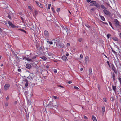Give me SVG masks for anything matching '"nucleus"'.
Segmentation results:
<instances>
[{
  "label": "nucleus",
  "instance_id": "58836bf2",
  "mask_svg": "<svg viewBox=\"0 0 121 121\" xmlns=\"http://www.w3.org/2000/svg\"><path fill=\"white\" fill-rule=\"evenodd\" d=\"M114 98L113 97H111L110 98V100L111 101H113L114 100Z\"/></svg>",
  "mask_w": 121,
  "mask_h": 121
},
{
  "label": "nucleus",
  "instance_id": "9b49d317",
  "mask_svg": "<svg viewBox=\"0 0 121 121\" xmlns=\"http://www.w3.org/2000/svg\"><path fill=\"white\" fill-rule=\"evenodd\" d=\"M44 34L45 36L47 37H49V35L48 32L46 30H45L44 31Z\"/></svg>",
  "mask_w": 121,
  "mask_h": 121
},
{
  "label": "nucleus",
  "instance_id": "412c9836",
  "mask_svg": "<svg viewBox=\"0 0 121 121\" xmlns=\"http://www.w3.org/2000/svg\"><path fill=\"white\" fill-rule=\"evenodd\" d=\"M25 59L26 60H27L28 61H32V59L28 58H27L26 57H24V58H23V59Z\"/></svg>",
  "mask_w": 121,
  "mask_h": 121
},
{
  "label": "nucleus",
  "instance_id": "052dcab7",
  "mask_svg": "<svg viewBox=\"0 0 121 121\" xmlns=\"http://www.w3.org/2000/svg\"><path fill=\"white\" fill-rule=\"evenodd\" d=\"M9 96H7L6 97V100H8L9 99Z\"/></svg>",
  "mask_w": 121,
  "mask_h": 121
},
{
  "label": "nucleus",
  "instance_id": "20e7f679",
  "mask_svg": "<svg viewBox=\"0 0 121 121\" xmlns=\"http://www.w3.org/2000/svg\"><path fill=\"white\" fill-rule=\"evenodd\" d=\"M69 31L68 28L66 27L65 26V28L63 29V33L64 34H68L67 32Z\"/></svg>",
  "mask_w": 121,
  "mask_h": 121
},
{
  "label": "nucleus",
  "instance_id": "1a4fd4ad",
  "mask_svg": "<svg viewBox=\"0 0 121 121\" xmlns=\"http://www.w3.org/2000/svg\"><path fill=\"white\" fill-rule=\"evenodd\" d=\"M35 1L37 5L39 7L41 8H43L42 5L40 3Z\"/></svg>",
  "mask_w": 121,
  "mask_h": 121
},
{
  "label": "nucleus",
  "instance_id": "f3484780",
  "mask_svg": "<svg viewBox=\"0 0 121 121\" xmlns=\"http://www.w3.org/2000/svg\"><path fill=\"white\" fill-rule=\"evenodd\" d=\"M95 6L97 8H100V5L98 3H96V2Z\"/></svg>",
  "mask_w": 121,
  "mask_h": 121
},
{
  "label": "nucleus",
  "instance_id": "f257e3e1",
  "mask_svg": "<svg viewBox=\"0 0 121 121\" xmlns=\"http://www.w3.org/2000/svg\"><path fill=\"white\" fill-rule=\"evenodd\" d=\"M45 54L47 55V57L49 59H51L52 57L54 56V55L53 53L48 51H47L46 52Z\"/></svg>",
  "mask_w": 121,
  "mask_h": 121
},
{
  "label": "nucleus",
  "instance_id": "a211bd4d",
  "mask_svg": "<svg viewBox=\"0 0 121 121\" xmlns=\"http://www.w3.org/2000/svg\"><path fill=\"white\" fill-rule=\"evenodd\" d=\"M112 39L115 41H118V38L116 37H113L112 38Z\"/></svg>",
  "mask_w": 121,
  "mask_h": 121
},
{
  "label": "nucleus",
  "instance_id": "cd10ccee",
  "mask_svg": "<svg viewBox=\"0 0 121 121\" xmlns=\"http://www.w3.org/2000/svg\"><path fill=\"white\" fill-rule=\"evenodd\" d=\"M111 48L113 52L114 53L115 55H117V52L115 51L113 49V48H112V47H111Z\"/></svg>",
  "mask_w": 121,
  "mask_h": 121
},
{
  "label": "nucleus",
  "instance_id": "338daca9",
  "mask_svg": "<svg viewBox=\"0 0 121 121\" xmlns=\"http://www.w3.org/2000/svg\"><path fill=\"white\" fill-rule=\"evenodd\" d=\"M106 4L108 6H110V4L109 3H106Z\"/></svg>",
  "mask_w": 121,
  "mask_h": 121
},
{
  "label": "nucleus",
  "instance_id": "6e6552de",
  "mask_svg": "<svg viewBox=\"0 0 121 121\" xmlns=\"http://www.w3.org/2000/svg\"><path fill=\"white\" fill-rule=\"evenodd\" d=\"M115 25V26H119L121 27V25H119V21L117 20L116 19L114 21Z\"/></svg>",
  "mask_w": 121,
  "mask_h": 121
},
{
  "label": "nucleus",
  "instance_id": "5fc2aeb1",
  "mask_svg": "<svg viewBox=\"0 0 121 121\" xmlns=\"http://www.w3.org/2000/svg\"><path fill=\"white\" fill-rule=\"evenodd\" d=\"M51 4H48V9H50L51 7Z\"/></svg>",
  "mask_w": 121,
  "mask_h": 121
},
{
  "label": "nucleus",
  "instance_id": "603ef678",
  "mask_svg": "<svg viewBox=\"0 0 121 121\" xmlns=\"http://www.w3.org/2000/svg\"><path fill=\"white\" fill-rule=\"evenodd\" d=\"M80 57L81 58V59H82L83 57V56L82 54H81L80 55Z\"/></svg>",
  "mask_w": 121,
  "mask_h": 121
},
{
  "label": "nucleus",
  "instance_id": "e2e57ef3",
  "mask_svg": "<svg viewBox=\"0 0 121 121\" xmlns=\"http://www.w3.org/2000/svg\"><path fill=\"white\" fill-rule=\"evenodd\" d=\"M8 103H6L5 106L6 107H7L8 106Z\"/></svg>",
  "mask_w": 121,
  "mask_h": 121
},
{
  "label": "nucleus",
  "instance_id": "2f4dec72",
  "mask_svg": "<svg viewBox=\"0 0 121 121\" xmlns=\"http://www.w3.org/2000/svg\"><path fill=\"white\" fill-rule=\"evenodd\" d=\"M106 63L107 64H108V65L109 66L110 68L111 67L112 65L111 66L110 65L109 61L108 60L107 61V62H106Z\"/></svg>",
  "mask_w": 121,
  "mask_h": 121
},
{
  "label": "nucleus",
  "instance_id": "864d4df0",
  "mask_svg": "<svg viewBox=\"0 0 121 121\" xmlns=\"http://www.w3.org/2000/svg\"><path fill=\"white\" fill-rule=\"evenodd\" d=\"M60 10V8H57L56 11L57 12H59Z\"/></svg>",
  "mask_w": 121,
  "mask_h": 121
},
{
  "label": "nucleus",
  "instance_id": "ea45409f",
  "mask_svg": "<svg viewBox=\"0 0 121 121\" xmlns=\"http://www.w3.org/2000/svg\"><path fill=\"white\" fill-rule=\"evenodd\" d=\"M34 13L35 14V15H37L38 14V12L36 10H35V11Z\"/></svg>",
  "mask_w": 121,
  "mask_h": 121
},
{
  "label": "nucleus",
  "instance_id": "a19ab883",
  "mask_svg": "<svg viewBox=\"0 0 121 121\" xmlns=\"http://www.w3.org/2000/svg\"><path fill=\"white\" fill-rule=\"evenodd\" d=\"M54 73H56L57 72V70L56 69H55L54 70Z\"/></svg>",
  "mask_w": 121,
  "mask_h": 121
},
{
  "label": "nucleus",
  "instance_id": "0eeeda50",
  "mask_svg": "<svg viewBox=\"0 0 121 121\" xmlns=\"http://www.w3.org/2000/svg\"><path fill=\"white\" fill-rule=\"evenodd\" d=\"M112 70L114 71L115 73L116 74H117V70L116 69V68L114 66L113 64H112Z\"/></svg>",
  "mask_w": 121,
  "mask_h": 121
},
{
  "label": "nucleus",
  "instance_id": "a878e982",
  "mask_svg": "<svg viewBox=\"0 0 121 121\" xmlns=\"http://www.w3.org/2000/svg\"><path fill=\"white\" fill-rule=\"evenodd\" d=\"M100 7L102 9H107V8L106 7H105L102 4L101 5Z\"/></svg>",
  "mask_w": 121,
  "mask_h": 121
},
{
  "label": "nucleus",
  "instance_id": "3c124183",
  "mask_svg": "<svg viewBox=\"0 0 121 121\" xmlns=\"http://www.w3.org/2000/svg\"><path fill=\"white\" fill-rule=\"evenodd\" d=\"M53 97L55 99H56L58 98V97L56 96H53Z\"/></svg>",
  "mask_w": 121,
  "mask_h": 121
},
{
  "label": "nucleus",
  "instance_id": "b1692460",
  "mask_svg": "<svg viewBox=\"0 0 121 121\" xmlns=\"http://www.w3.org/2000/svg\"><path fill=\"white\" fill-rule=\"evenodd\" d=\"M92 119L93 121H97L96 118L93 115H92Z\"/></svg>",
  "mask_w": 121,
  "mask_h": 121
},
{
  "label": "nucleus",
  "instance_id": "9d476101",
  "mask_svg": "<svg viewBox=\"0 0 121 121\" xmlns=\"http://www.w3.org/2000/svg\"><path fill=\"white\" fill-rule=\"evenodd\" d=\"M60 40L59 38H56L52 40V41H54V43H55L54 44H55L57 43H59V42L60 41Z\"/></svg>",
  "mask_w": 121,
  "mask_h": 121
},
{
  "label": "nucleus",
  "instance_id": "dca6fc26",
  "mask_svg": "<svg viewBox=\"0 0 121 121\" xmlns=\"http://www.w3.org/2000/svg\"><path fill=\"white\" fill-rule=\"evenodd\" d=\"M99 16L100 17L101 19L102 20H103V21H105V19L104 16L101 15L100 14H99Z\"/></svg>",
  "mask_w": 121,
  "mask_h": 121
},
{
  "label": "nucleus",
  "instance_id": "49530a36",
  "mask_svg": "<svg viewBox=\"0 0 121 121\" xmlns=\"http://www.w3.org/2000/svg\"><path fill=\"white\" fill-rule=\"evenodd\" d=\"M109 24L111 26V27L113 29V27H112V23L110 22H109Z\"/></svg>",
  "mask_w": 121,
  "mask_h": 121
},
{
  "label": "nucleus",
  "instance_id": "a18cd8bd",
  "mask_svg": "<svg viewBox=\"0 0 121 121\" xmlns=\"http://www.w3.org/2000/svg\"><path fill=\"white\" fill-rule=\"evenodd\" d=\"M12 52V54L13 55H14V54H15V53L14 51L13 50H12L11 51Z\"/></svg>",
  "mask_w": 121,
  "mask_h": 121
},
{
  "label": "nucleus",
  "instance_id": "c03bdc74",
  "mask_svg": "<svg viewBox=\"0 0 121 121\" xmlns=\"http://www.w3.org/2000/svg\"><path fill=\"white\" fill-rule=\"evenodd\" d=\"M51 9H52V10L53 11V12L54 13L55 12V11H54V8L53 7H52L51 8Z\"/></svg>",
  "mask_w": 121,
  "mask_h": 121
},
{
  "label": "nucleus",
  "instance_id": "79ce46f5",
  "mask_svg": "<svg viewBox=\"0 0 121 121\" xmlns=\"http://www.w3.org/2000/svg\"><path fill=\"white\" fill-rule=\"evenodd\" d=\"M101 22L104 24H106V25H108V23H107L105 22H103V21H101Z\"/></svg>",
  "mask_w": 121,
  "mask_h": 121
},
{
  "label": "nucleus",
  "instance_id": "09e8293b",
  "mask_svg": "<svg viewBox=\"0 0 121 121\" xmlns=\"http://www.w3.org/2000/svg\"><path fill=\"white\" fill-rule=\"evenodd\" d=\"M74 89H76V90H78L79 89L78 87L76 86H74Z\"/></svg>",
  "mask_w": 121,
  "mask_h": 121
},
{
  "label": "nucleus",
  "instance_id": "6e6d98bb",
  "mask_svg": "<svg viewBox=\"0 0 121 121\" xmlns=\"http://www.w3.org/2000/svg\"><path fill=\"white\" fill-rule=\"evenodd\" d=\"M103 100L105 102H106V99L105 98H103Z\"/></svg>",
  "mask_w": 121,
  "mask_h": 121
},
{
  "label": "nucleus",
  "instance_id": "4d7b16f0",
  "mask_svg": "<svg viewBox=\"0 0 121 121\" xmlns=\"http://www.w3.org/2000/svg\"><path fill=\"white\" fill-rule=\"evenodd\" d=\"M88 60V59H85V61L86 64H87Z\"/></svg>",
  "mask_w": 121,
  "mask_h": 121
},
{
  "label": "nucleus",
  "instance_id": "423d86ee",
  "mask_svg": "<svg viewBox=\"0 0 121 121\" xmlns=\"http://www.w3.org/2000/svg\"><path fill=\"white\" fill-rule=\"evenodd\" d=\"M8 17L10 20L12 19V18L11 17L13 15V13H12L11 12H10L8 13Z\"/></svg>",
  "mask_w": 121,
  "mask_h": 121
},
{
  "label": "nucleus",
  "instance_id": "393cba45",
  "mask_svg": "<svg viewBox=\"0 0 121 121\" xmlns=\"http://www.w3.org/2000/svg\"><path fill=\"white\" fill-rule=\"evenodd\" d=\"M112 88L114 91H116V88L115 86L113 85Z\"/></svg>",
  "mask_w": 121,
  "mask_h": 121
},
{
  "label": "nucleus",
  "instance_id": "7ed1b4c3",
  "mask_svg": "<svg viewBox=\"0 0 121 121\" xmlns=\"http://www.w3.org/2000/svg\"><path fill=\"white\" fill-rule=\"evenodd\" d=\"M103 11L104 14L107 16H110L111 15L110 13L106 9L103 10Z\"/></svg>",
  "mask_w": 121,
  "mask_h": 121
},
{
  "label": "nucleus",
  "instance_id": "69168bd1",
  "mask_svg": "<svg viewBox=\"0 0 121 121\" xmlns=\"http://www.w3.org/2000/svg\"><path fill=\"white\" fill-rule=\"evenodd\" d=\"M68 83L69 84H70L72 83V82L70 81H69L68 82Z\"/></svg>",
  "mask_w": 121,
  "mask_h": 121
},
{
  "label": "nucleus",
  "instance_id": "72a5a7b5",
  "mask_svg": "<svg viewBox=\"0 0 121 121\" xmlns=\"http://www.w3.org/2000/svg\"><path fill=\"white\" fill-rule=\"evenodd\" d=\"M111 36V34H108L107 35V38L108 39Z\"/></svg>",
  "mask_w": 121,
  "mask_h": 121
},
{
  "label": "nucleus",
  "instance_id": "bf43d9fd",
  "mask_svg": "<svg viewBox=\"0 0 121 121\" xmlns=\"http://www.w3.org/2000/svg\"><path fill=\"white\" fill-rule=\"evenodd\" d=\"M24 81L26 82H28V81L27 80V79H25L24 80Z\"/></svg>",
  "mask_w": 121,
  "mask_h": 121
},
{
  "label": "nucleus",
  "instance_id": "473e14b6",
  "mask_svg": "<svg viewBox=\"0 0 121 121\" xmlns=\"http://www.w3.org/2000/svg\"><path fill=\"white\" fill-rule=\"evenodd\" d=\"M118 79L119 80L120 85H121V78L120 77H119L118 78Z\"/></svg>",
  "mask_w": 121,
  "mask_h": 121
},
{
  "label": "nucleus",
  "instance_id": "13d9d810",
  "mask_svg": "<svg viewBox=\"0 0 121 121\" xmlns=\"http://www.w3.org/2000/svg\"><path fill=\"white\" fill-rule=\"evenodd\" d=\"M90 2H91L90 3L91 4L92 3H93L94 2L95 3V2H96V1H95L93 0V1H90Z\"/></svg>",
  "mask_w": 121,
  "mask_h": 121
},
{
  "label": "nucleus",
  "instance_id": "c85d7f7f",
  "mask_svg": "<svg viewBox=\"0 0 121 121\" xmlns=\"http://www.w3.org/2000/svg\"><path fill=\"white\" fill-rule=\"evenodd\" d=\"M53 104V103H52V102H50L49 103L47 104V106H49L50 105H52Z\"/></svg>",
  "mask_w": 121,
  "mask_h": 121
},
{
  "label": "nucleus",
  "instance_id": "39448f33",
  "mask_svg": "<svg viewBox=\"0 0 121 121\" xmlns=\"http://www.w3.org/2000/svg\"><path fill=\"white\" fill-rule=\"evenodd\" d=\"M10 87V85L9 84H6L4 87V89L5 90H7L9 89Z\"/></svg>",
  "mask_w": 121,
  "mask_h": 121
},
{
  "label": "nucleus",
  "instance_id": "5701e85b",
  "mask_svg": "<svg viewBox=\"0 0 121 121\" xmlns=\"http://www.w3.org/2000/svg\"><path fill=\"white\" fill-rule=\"evenodd\" d=\"M26 78L29 79L30 80L33 79V77L32 76H30V75L29 76Z\"/></svg>",
  "mask_w": 121,
  "mask_h": 121
},
{
  "label": "nucleus",
  "instance_id": "6ab92c4d",
  "mask_svg": "<svg viewBox=\"0 0 121 121\" xmlns=\"http://www.w3.org/2000/svg\"><path fill=\"white\" fill-rule=\"evenodd\" d=\"M61 58L64 61H66L67 59V57L65 55H64L62 56Z\"/></svg>",
  "mask_w": 121,
  "mask_h": 121
},
{
  "label": "nucleus",
  "instance_id": "4be33fe9",
  "mask_svg": "<svg viewBox=\"0 0 121 121\" xmlns=\"http://www.w3.org/2000/svg\"><path fill=\"white\" fill-rule=\"evenodd\" d=\"M112 78L113 79L114 82H115L116 79L115 78V75L114 73H112Z\"/></svg>",
  "mask_w": 121,
  "mask_h": 121
},
{
  "label": "nucleus",
  "instance_id": "ddd939ff",
  "mask_svg": "<svg viewBox=\"0 0 121 121\" xmlns=\"http://www.w3.org/2000/svg\"><path fill=\"white\" fill-rule=\"evenodd\" d=\"M15 58L16 60H17V61H18L19 60L20 58L19 57L17 56L16 54H15L13 55Z\"/></svg>",
  "mask_w": 121,
  "mask_h": 121
},
{
  "label": "nucleus",
  "instance_id": "de8ad7c7",
  "mask_svg": "<svg viewBox=\"0 0 121 121\" xmlns=\"http://www.w3.org/2000/svg\"><path fill=\"white\" fill-rule=\"evenodd\" d=\"M84 118L86 120L88 119V118L87 116H84Z\"/></svg>",
  "mask_w": 121,
  "mask_h": 121
},
{
  "label": "nucleus",
  "instance_id": "4c0bfd02",
  "mask_svg": "<svg viewBox=\"0 0 121 121\" xmlns=\"http://www.w3.org/2000/svg\"><path fill=\"white\" fill-rule=\"evenodd\" d=\"M19 30L20 31H22L25 33H26V31L25 30H24L22 29H20Z\"/></svg>",
  "mask_w": 121,
  "mask_h": 121
},
{
  "label": "nucleus",
  "instance_id": "8fccbe9b",
  "mask_svg": "<svg viewBox=\"0 0 121 121\" xmlns=\"http://www.w3.org/2000/svg\"><path fill=\"white\" fill-rule=\"evenodd\" d=\"M36 57H37V56L35 55L34 57H32V59H35L36 58Z\"/></svg>",
  "mask_w": 121,
  "mask_h": 121
},
{
  "label": "nucleus",
  "instance_id": "7c9ffc66",
  "mask_svg": "<svg viewBox=\"0 0 121 121\" xmlns=\"http://www.w3.org/2000/svg\"><path fill=\"white\" fill-rule=\"evenodd\" d=\"M95 2H94L93 3H92L90 4V6H95Z\"/></svg>",
  "mask_w": 121,
  "mask_h": 121
},
{
  "label": "nucleus",
  "instance_id": "0e129e2a",
  "mask_svg": "<svg viewBox=\"0 0 121 121\" xmlns=\"http://www.w3.org/2000/svg\"><path fill=\"white\" fill-rule=\"evenodd\" d=\"M82 41V39L81 38L79 39L78 41L80 42H81Z\"/></svg>",
  "mask_w": 121,
  "mask_h": 121
},
{
  "label": "nucleus",
  "instance_id": "2eb2a0df",
  "mask_svg": "<svg viewBox=\"0 0 121 121\" xmlns=\"http://www.w3.org/2000/svg\"><path fill=\"white\" fill-rule=\"evenodd\" d=\"M105 110V108L104 106H103L102 109V114H104Z\"/></svg>",
  "mask_w": 121,
  "mask_h": 121
},
{
  "label": "nucleus",
  "instance_id": "aec40b11",
  "mask_svg": "<svg viewBox=\"0 0 121 121\" xmlns=\"http://www.w3.org/2000/svg\"><path fill=\"white\" fill-rule=\"evenodd\" d=\"M89 73L90 75H91L92 74V68L91 67L89 69Z\"/></svg>",
  "mask_w": 121,
  "mask_h": 121
},
{
  "label": "nucleus",
  "instance_id": "680f3d73",
  "mask_svg": "<svg viewBox=\"0 0 121 121\" xmlns=\"http://www.w3.org/2000/svg\"><path fill=\"white\" fill-rule=\"evenodd\" d=\"M0 31L1 32H2L3 31V30L0 28Z\"/></svg>",
  "mask_w": 121,
  "mask_h": 121
},
{
  "label": "nucleus",
  "instance_id": "e433bc0d",
  "mask_svg": "<svg viewBox=\"0 0 121 121\" xmlns=\"http://www.w3.org/2000/svg\"><path fill=\"white\" fill-rule=\"evenodd\" d=\"M28 8L31 10L32 11L33 10V9L32 7L30 6H28Z\"/></svg>",
  "mask_w": 121,
  "mask_h": 121
},
{
  "label": "nucleus",
  "instance_id": "bb28decb",
  "mask_svg": "<svg viewBox=\"0 0 121 121\" xmlns=\"http://www.w3.org/2000/svg\"><path fill=\"white\" fill-rule=\"evenodd\" d=\"M36 47L37 48V49H38L39 50H42V47H40L39 48L38 46L36 45Z\"/></svg>",
  "mask_w": 121,
  "mask_h": 121
},
{
  "label": "nucleus",
  "instance_id": "f03ea898",
  "mask_svg": "<svg viewBox=\"0 0 121 121\" xmlns=\"http://www.w3.org/2000/svg\"><path fill=\"white\" fill-rule=\"evenodd\" d=\"M8 23L9 25L13 28H18V26H17L13 24L12 22L10 21L8 22Z\"/></svg>",
  "mask_w": 121,
  "mask_h": 121
},
{
  "label": "nucleus",
  "instance_id": "37998d69",
  "mask_svg": "<svg viewBox=\"0 0 121 121\" xmlns=\"http://www.w3.org/2000/svg\"><path fill=\"white\" fill-rule=\"evenodd\" d=\"M28 86V82H26L25 85V86L26 87H27Z\"/></svg>",
  "mask_w": 121,
  "mask_h": 121
},
{
  "label": "nucleus",
  "instance_id": "f8f14e48",
  "mask_svg": "<svg viewBox=\"0 0 121 121\" xmlns=\"http://www.w3.org/2000/svg\"><path fill=\"white\" fill-rule=\"evenodd\" d=\"M53 104V106L56 108L58 106V104H57V103L56 101H55L54 102Z\"/></svg>",
  "mask_w": 121,
  "mask_h": 121
},
{
  "label": "nucleus",
  "instance_id": "774afa93",
  "mask_svg": "<svg viewBox=\"0 0 121 121\" xmlns=\"http://www.w3.org/2000/svg\"><path fill=\"white\" fill-rule=\"evenodd\" d=\"M119 37L121 39V33H120L119 35Z\"/></svg>",
  "mask_w": 121,
  "mask_h": 121
},
{
  "label": "nucleus",
  "instance_id": "c9c22d12",
  "mask_svg": "<svg viewBox=\"0 0 121 121\" xmlns=\"http://www.w3.org/2000/svg\"><path fill=\"white\" fill-rule=\"evenodd\" d=\"M85 26L86 27H88V28H90V26L87 24H85Z\"/></svg>",
  "mask_w": 121,
  "mask_h": 121
},
{
  "label": "nucleus",
  "instance_id": "c756f323",
  "mask_svg": "<svg viewBox=\"0 0 121 121\" xmlns=\"http://www.w3.org/2000/svg\"><path fill=\"white\" fill-rule=\"evenodd\" d=\"M40 58L44 60H46L47 59V58L46 57L44 56H42Z\"/></svg>",
  "mask_w": 121,
  "mask_h": 121
},
{
  "label": "nucleus",
  "instance_id": "f704fd0d",
  "mask_svg": "<svg viewBox=\"0 0 121 121\" xmlns=\"http://www.w3.org/2000/svg\"><path fill=\"white\" fill-rule=\"evenodd\" d=\"M47 42L49 43L51 45L53 44V42L51 41H48Z\"/></svg>",
  "mask_w": 121,
  "mask_h": 121
},
{
  "label": "nucleus",
  "instance_id": "4468645a",
  "mask_svg": "<svg viewBox=\"0 0 121 121\" xmlns=\"http://www.w3.org/2000/svg\"><path fill=\"white\" fill-rule=\"evenodd\" d=\"M26 67L27 68L30 69L31 68V66L30 64H27L26 65Z\"/></svg>",
  "mask_w": 121,
  "mask_h": 121
}]
</instances>
